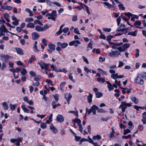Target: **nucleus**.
<instances>
[{"label":"nucleus","instance_id":"16","mask_svg":"<svg viewBox=\"0 0 146 146\" xmlns=\"http://www.w3.org/2000/svg\"><path fill=\"white\" fill-rule=\"evenodd\" d=\"M35 29L36 31L38 32L43 31L42 27L38 25H36L35 27Z\"/></svg>","mask_w":146,"mask_h":146},{"label":"nucleus","instance_id":"11","mask_svg":"<svg viewBox=\"0 0 146 146\" xmlns=\"http://www.w3.org/2000/svg\"><path fill=\"white\" fill-rule=\"evenodd\" d=\"M56 120L58 122L61 123L64 121V118L62 115H58L57 116Z\"/></svg>","mask_w":146,"mask_h":146},{"label":"nucleus","instance_id":"57","mask_svg":"<svg viewBox=\"0 0 146 146\" xmlns=\"http://www.w3.org/2000/svg\"><path fill=\"white\" fill-rule=\"evenodd\" d=\"M56 102L55 101H53L52 102L51 105L52 106V108L53 109H55L56 108V106L55 104Z\"/></svg>","mask_w":146,"mask_h":146},{"label":"nucleus","instance_id":"31","mask_svg":"<svg viewBox=\"0 0 146 146\" xmlns=\"http://www.w3.org/2000/svg\"><path fill=\"white\" fill-rule=\"evenodd\" d=\"M103 94L99 92H97L96 93V98H100L103 96Z\"/></svg>","mask_w":146,"mask_h":146},{"label":"nucleus","instance_id":"4","mask_svg":"<svg viewBox=\"0 0 146 146\" xmlns=\"http://www.w3.org/2000/svg\"><path fill=\"white\" fill-rule=\"evenodd\" d=\"M37 64L40 65L42 70L44 69L45 70H47L49 68V65L50 64H46L41 60L40 62H38Z\"/></svg>","mask_w":146,"mask_h":146},{"label":"nucleus","instance_id":"17","mask_svg":"<svg viewBox=\"0 0 146 146\" xmlns=\"http://www.w3.org/2000/svg\"><path fill=\"white\" fill-rule=\"evenodd\" d=\"M141 121L143 124H146V112H144L143 113V118Z\"/></svg>","mask_w":146,"mask_h":146},{"label":"nucleus","instance_id":"42","mask_svg":"<svg viewBox=\"0 0 146 146\" xmlns=\"http://www.w3.org/2000/svg\"><path fill=\"white\" fill-rule=\"evenodd\" d=\"M123 134L124 135H126L127 133H130L131 131V130L130 129H124L123 130Z\"/></svg>","mask_w":146,"mask_h":146},{"label":"nucleus","instance_id":"63","mask_svg":"<svg viewBox=\"0 0 146 146\" xmlns=\"http://www.w3.org/2000/svg\"><path fill=\"white\" fill-rule=\"evenodd\" d=\"M68 30L69 28L67 27L64 29H63L62 31H63L64 33H66L68 31Z\"/></svg>","mask_w":146,"mask_h":146},{"label":"nucleus","instance_id":"54","mask_svg":"<svg viewBox=\"0 0 146 146\" xmlns=\"http://www.w3.org/2000/svg\"><path fill=\"white\" fill-rule=\"evenodd\" d=\"M68 46V44L66 43H62L61 47L62 48H66Z\"/></svg>","mask_w":146,"mask_h":146},{"label":"nucleus","instance_id":"47","mask_svg":"<svg viewBox=\"0 0 146 146\" xmlns=\"http://www.w3.org/2000/svg\"><path fill=\"white\" fill-rule=\"evenodd\" d=\"M118 6L120 10H124L125 9V7L123 6V5L122 4H119Z\"/></svg>","mask_w":146,"mask_h":146},{"label":"nucleus","instance_id":"34","mask_svg":"<svg viewBox=\"0 0 146 146\" xmlns=\"http://www.w3.org/2000/svg\"><path fill=\"white\" fill-rule=\"evenodd\" d=\"M9 17V15L8 13H5L4 14V18L8 22H10V20L8 19V18Z\"/></svg>","mask_w":146,"mask_h":146},{"label":"nucleus","instance_id":"8","mask_svg":"<svg viewBox=\"0 0 146 146\" xmlns=\"http://www.w3.org/2000/svg\"><path fill=\"white\" fill-rule=\"evenodd\" d=\"M97 109H98V107L95 105H93L89 110H88V109L87 108L86 109V111L87 112L88 114L89 115L93 111H95Z\"/></svg>","mask_w":146,"mask_h":146},{"label":"nucleus","instance_id":"53","mask_svg":"<svg viewBox=\"0 0 146 146\" xmlns=\"http://www.w3.org/2000/svg\"><path fill=\"white\" fill-rule=\"evenodd\" d=\"M113 37V36L110 35H108L107 37L106 40L108 41H110L111 38Z\"/></svg>","mask_w":146,"mask_h":146},{"label":"nucleus","instance_id":"41","mask_svg":"<svg viewBox=\"0 0 146 146\" xmlns=\"http://www.w3.org/2000/svg\"><path fill=\"white\" fill-rule=\"evenodd\" d=\"M40 127L41 128L43 129L46 128V123L44 122L41 123L40 124Z\"/></svg>","mask_w":146,"mask_h":146},{"label":"nucleus","instance_id":"46","mask_svg":"<svg viewBox=\"0 0 146 146\" xmlns=\"http://www.w3.org/2000/svg\"><path fill=\"white\" fill-rule=\"evenodd\" d=\"M131 13H129V12H127V13H124V15H125L126 16L128 17H129V19L130 18V17H131V16H132L133 15Z\"/></svg>","mask_w":146,"mask_h":146},{"label":"nucleus","instance_id":"44","mask_svg":"<svg viewBox=\"0 0 146 146\" xmlns=\"http://www.w3.org/2000/svg\"><path fill=\"white\" fill-rule=\"evenodd\" d=\"M103 3L105 5L108 7L109 8H111L112 7V5L107 2H104Z\"/></svg>","mask_w":146,"mask_h":146},{"label":"nucleus","instance_id":"27","mask_svg":"<svg viewBox=\"0 0 146 146\" xmlns=\"http://www.w3.org/2000/svg\"><path fill=\"white\" fill-rule=\"evenodd\" d=\"M137 30H135L134 31L130 32L128 33L127 35H131L133 36H135L137 34Z\"/></svg>","mask_w":146,"mask_h":146},{"label":"nucleus","instance_id":"5","mask_svg":"<svg viewBox=\"0 0 146 146\" xmlns=\"http://www.w3.org/2000/svg\"><path fill=\"white\" fill-rule=\"evenodd\" d=\"M120 52L119 50H114L112 51L111 52L109 53L108 55L109 56L113 57H117L121 55Z\"/></svg>","mask_w":146,"mask_h":146},{"label":"nucleus","instance_id":"6","mask_svg":"<svg viewBox=\"0 0 146 146\" xmlns=\"http://www.w3.org/2000/svg\"><path fill=\"white\" fill-rule=\"evenodd\" d=\"M56 11L55 10H53L51 13H50V17H48V19H51L53 21H56Z\"/></svg>","mask_w":146,"mask_h":146},{"label":"nucleus","instance_id":"25","mask_svg":"<svg viewBox=\"0 0 146 146\" xmlns=\"http://www.w3.org/2000/svg\"><path fill=\"white\" fill-rule=\"evenodd\" d=\"M15 70V69L11 68L9 69V70L13 72L14 78L16 79L18 78L19 75H17V76H15V72H16Z\"/></svg>","mask_w":146,"mask_h":146},{"label":"nucleus","instance_id":"52","mask_svg":"<svg viewBox=\"0 0 146 146\" xmlns=\"http://www.w3.org/2000/svg\"><path fill=\"white\" fill-rule=\"evenodd\" d=\"M121 21V17H119L118 18H117V25L118 26L119 25Z\"/></svg>","mask_w":146,"mask_h":146},{"label":"nucleus","instance_id":"35","mask_svg":"<svg viewBox=\"0 0 146 146\" xmlns=\"http://www.w3.org/2000/svg\"><path fill=\"white\" fill-rule=\"evenodd\" d=\"M118 74L117 73L112 74L111 75V78L114 79L115 80L117 78Z\"/></svg>","mask_w":146,"mask_h":146},{"label":"nucleus","instance_id":"10","mask_svg":"<svg viewBox=\"0 0 146 146\" xmlns=\"http://www.w3.org/2000/svg\"><path fill=\"white\" fill-rule=\"evenodd\" d=\"M48 46L49 49H48V51L49 53H51L55 50V46L54 44H48Z\"/></svg>","mask_w":146,"mask_h":146},{"label":"nucleus","instance_id":"18","mask_svg":"<svg viewBox=\"0 0 146 146\" xmlns=\"http://www.w3.org/2000/svg\"><path fill=\"white\" fill-rule=\"evenodd\" d=\"M16 50L18 54L21 55H23L24 54V53L21 48H16Z\"/></svg>","mask_w":146,"mask_h":146},{"label":"nucleus","instance_id":"50","mask_svg":"<svg viewBox=\"0 0 146 146\" xmlns=\"http://www.w3.org/2000/svg\"><path fill=\"white\" fill-rule=\"evenodd\" d=\"M141 24V22L140 21H136L134 23V25L135 26L136 25H140Z\"/></svg>","mask_w":146,"mask_h":146},{"label":"nucleus","instance_id":"23","mask_svg":"<svg viewBox=\"0 0 146 146\" xmlns=\"http://www.w3.org/2000/svg\"><path fill=\"white\" fill-rule=\"evenodd\" d=\"M21 107L24 112L27 113H28L29 112V110L25 107V105L22 104L21 106Z\"/></svg>","mask_w":146,"mask_h":146},{"label":"nucleus","instance_id":"9","mask_svg":"<svg viewBox=\"0 0 146 146\" xmlns=\"http://www.w3.org/2000/svg\"><path fill=\"white\" fill-rule=\"evenodd\" d=\"M81 44V42L79 40H74L70 42L69 43V45L70 46L74 45L75 47H77L78 46V44Z\"/></svg>","mask_w":146,"mask_h":146},{"label":"nucleus","instance_id":"13","mask_svg":"<svg viewBox=\"0 0 146 146\" xmlns=\"http://www.w3.org/2000/svg\"><path fill=\"white\" fill-rule=\"evenodd\" d=\"M121 104H120V106L119 107V108H120L121 107L124 106H125L127 107H130L131 106V103H127L125 102H121Z\"/></svg>","mask_w":146,"mask_h":146},{"label":"nucleus","instance_id":"39","mask_svg":"<svg viewBox=\"0 0 146 146\" xmlns=\"http://www.w3.org/2000/svg\"><path fill=\"white\" fill-rule=\"evenodd\" d=\"M33 21L34 19L32 18H26L25 20V21L27 22H32Z\"/></svg>","mask_w":146,"mask_h":146},{"label":"nucleus","instance_id":"45","mask_svg":"<svg viewBox=\"0 0 146 146\" xmlns=\"http://www.w3.org/2000/svg\"><path fill=\"white\" fill-rule=\"evenodd\" d=\"M33 50L35 52H36L39 51V50L37 48V45H34L33 46Z\"/></svg>","mask_w":146,"mask_h":146},{"label":"nucleus","instance_id":"37","mask_svg":"<svg viewBox=\"0 0 146 146\" xmlns=\"http://www.w3.org/2000/svg\"><path fill=\"white\" fill-rule=\"evenodd\" d=\"M27 73V71L25 68H23L21 72L22 76L25 75Z\"/></svg>","mask_w":146,"mask_h":146},{"label":"nucleus","instance_id":"58","mask_svg":"<svg viewBox=\"0 0 146 146\" xmlns=\"http://www.w3.org/2000/svg\"><path fill=\"white\" fill-rule=\"evenodd\" d=\"M103 31H104L110 32L111 31V29L110 28H103Z\"/></svg>","mask_w":146,"mask_h":146},{"label":"nucleus","instance_id":"64","mask_svg":"<svg viewBox=\"0 0 146 146\" xmlns=\"http://www.w3.org/2000/svg\"><path fill=\"white\" fill-rule=\"evenodd\" d=\"M100 38L101 39H105L106 38V37L105 35L102 33L100 35Z\"/></svg>","mask_w":146,"mask_h":146},{"label":"nucleus","instance_id":"33","mask_svg":"<svg viewBox=\"0 0 146 146\" xmlns=\"http://www.w3.org/2000/svg\"><path fill=\"white\" fill-rule=\"evenodd\" d=\"M69 113H71L74 114L75 116H78V112L77 110L76 111H70L68 112Z\"/></svg>","mask_w":146,"mask_h":146},{"label":"nucleus","instance_id":"62","mask_svg":"<svg viewBox=\"0 0 146 146\" xmlns=\"http://www.w3.org/2000/svg\"><path fill=\"white\" fill-rule=\"evenodd\" d=\"M105 59L104 58H102L100 56L99 57V61L100 62H102L105 61Z\"/></svg>","mask_w":146,"mask_h":146},{"label":"nucleus","instance_id":"15","mask_svg":"<svg viewBox=\"0 0 146 146\" xmlns=\"http://www.w3.org/2000/svg\"><path fill=\"white\" fill-rule=\"evenodd\" d=\"M106 82L108 85V87L109 91H111V90L113 89L114 88L113 86L109 81H106Z\"/></svg>","mask_w":146,"mask_h":146},{"label":"nucleus","instance_id":"55","mask_svg":"<svg viewBox=\"0 0 146 146\" xmlns=\"http://www.w3.org/2000/svg\"><path fill=\"white\" fill-rule=\"evenodd\" d=\"M19 20H15V21L12 22V23L13 25L15 26H17L19 24Z\"/></svg>","mask_w":146,"mask_h":146},{"label":"nucleus","instance_id":"2","mask_svg":"<svg viewBox=\"0 0 146 146\" xmlns=\"http://www.w3.org/2000/svg\"><path fill=\"white\" fill-rule=\"evenodd\" d=\"M143 77L141 74H139L135 79V81L140 85H142L144 83Z\"/></svg>","mask_w":146,"mask_h":146},{"label":"nucleus","instance_id":"36","mask_svg":"<svg viewBox=\"0 0 146 146\" xmlns=\"http://www.w3.org/2000/svg\"><path fill=\"white\" fill-rule=\"evenodd\" d=\"M34 24L35 25L38 24L42 26L43 25L42 23L40 21L38 20H35V21H34Z\"/></svg>","mask_w":146,"mask_h":146},{"label":"nucleus","instance_id":"24","mask_svg":"<svg viewBox=\"0 0 146 146\" xmlns=\"http://www.w3.org/2000/svg\"><path fill=\"white\" fill-rule=\"evenodd\" d=\"M65 97L66 100H70L72 98V96L70 93H67L65 94Z\"/></svg>","mask_w":146,"mask_h":146},{"label":"nucleus","instance_id":"12","mask_svg":"<svg viewBox=\"0 0 146 146\" xmlns=\"http://www.w3.org/2000/svg\"><path fill=\"white\" fill-rule=\"evenodd\" d=\"M31 35L32 38L33 40L38 39L40 37L39 34L36 32L33 33Z\"/></svg>","mask_w":146,"mask_h":146},{"label":"nucleus","instance_id":"30","mask_svg":"<svg viewBox=\"0 0 146 146\" xmlns=\"http://www.w3.org/2000/svg\"><path fill=\"white\" fill-rule=\"evenodd\" d=\"M102 139V137L100 135L97 134L96 135L94 136L93 137V139L94 140H100Z\"/></svg>","mask_w":146,"mask_h":146},{"label":"nucleus","instance_id":"20","mask_svg":"<svg viewBox=\"0 0 146 146\" xmlns=\"http://www.w3.org/2000/svg\"><path fill=\"white\" fill-rule=\"evenodd\" d=\"M1 104L3 106L4 109L5 110H7L9 108L8 104L5 102H4L1 103Z\"/></svg>","mask_w":146,"mask_h":146},{"label":"nucleus","instance_id":"61","mask_svg":"<svg viewBox=\"0 0 146 146\" xmlns=\"http://www.w3.org/2000/svg\"><path fill=\"white\" fill-rule=\"evenodd\" d=\"M30 74L31 76H36L35 73L32 71H31L30 72Z\"/></svg>","mask_w":146,"mask_h":146},{"label":"nucleus","instance_id":"29","mask_svg":"<svg viewBox=\"0 0 146 146\" xmlns=\"http://www.w3.org/2000/svg\"><path fill=\"white\" fill-rule=\"evenodd\" d=\"M51 25H49L48 24H47L45 25L44 27H42L43 31L47 29L49 27H51Z\"/></svg>","mask_w":146,"mask_h":146},{"label":"nucleus","instance_id":"1","mask_svg":"<svg viewBox=\"0 0 146 146\" xmlns=\"http://www.w3.org/2000/svg\"><path fill=\"white\" fill-rule=\"evenodd\" d=\"M1 26V27H0V36L5 35V34L3 33H7V32H8L13 35H17L15 34L12 33L8 31L4 24H2Z\"/></svg>","mask_w":146,"mask_h":146},{"label":"nucleus","instance_id":"40","mask_svg":"<svg viewBox=\"0 0 146 146\" xmlns=\"http://www.w3.org/2000/svg\"><path fill=\"white\" fill-rule=\"evenodd\" d=\"M35 59V56H32L31 57L29 58L28 60L29 62L30 63H31L32 62L33 60H34Z\"/></svg>","mask_w":146,"mask_h":146},{"label":"nucleus","instance_id":"48","mask_svg":"<svg viewBox=\"0 0 146 146\" xmlns=\"http://www.w3.org/2000/svg\"><path fill=\"white\" fill-rule=\"evenodd\" d=\"M84 70L85 72L87 73H91V71L90 70L88 69L87 67L85 66L84 68Z\"/></svg>","mask_w":146,"mask_h":146},{"label":"nucleus","instance_id":"60","mask_svg":"<svg viewBox=\"0 0 146 146\" xmlns=\"http://www.w3.org/2000/svg\"><path fill=\"white\" fill-rule=\"evenodd\" d=\"M82 58H83L84 61L87 64H89L87 58H86V57H85L84 56H83Z\"/></svg>","mask_w":146,"mask_h":146},{"label":"nucleus","instance_id":"56","mask_svg":"<svg viewBox=\"0 0 146 146\" xmlns=\"http://www.w3.org/2000/svg\"><path fill=\"white\" fill-rule=\"evenodd\" d=\"M98 110V112L100 113H105L106 112V111L104 110L102 108H98V109H97Z\"/></svg>","mask_w":146,"mask_h":146},{"label":"nucleus","instance_id":"38","mask_svg":"<svg viewBox=\"0 0 146 146\" xmlns=\"http://www.w3.org/2000/svg\"><path fill=\"white\" fill-rule=\"evenodd\" d=\"M92 43L90 42H89V43L88 45V46H87V48H88V49H87L86 50V51H88L89 50V48H90V49H92L93 48V47H92Z\"/></svg>","mask_w":146,"mask_h":146},{"label":"nucleus","instance_id":"21","mask_svg":"<svg viewBox=\"0 0 146 146\" xmlns=\"http://www.w3.org/2000/svg\"><path fill=\"white\" fill-rule=\"evenodd\" d=\"M93 95L90 93H89V95L87 96V99L88 102L89 103H91L92 102V98Z\"/></svg>","mask_w":146,"mask_h":146},{"label":"nucleus","instance_id":"49","mask_svg":"<svg viewBox=\"0 0 146 146\" xmlns=\"http://www.w3.org/2000/svg\"><path fill=\"white\" fill-rule=\"evenodd\" d=\"M72 73H70L69 76L68 77L69 79L71 81H72L73 82H75V81L74 79H73V76L72 75Z\"/></svg>","mask_w":146,"mask_h":146},{"label":"nucleus","instance_id":"43","mask_svg":"<svg viewBox=\"0 0 146 146\" xmlns=\"http://www.w3.org/2000/svg\"><path fill=\"white\" fill-rule=\"evenodd\" d=\"M127 28H125L123 29H120V27L118 28L117 29V31L119 32V31H121L123 32L125 30H127Z\"/></svg>","mask_w":146,"mask_h":146},{"label":"nucleus","instance_id":"28","mask_svg":"<svg viewBox=\"0 0 146 146\" xmlns=\"http://www.w3.org/2000/svg\"><path fill=\"white\" fill-rule=\"evenodd\" d=\"M131 100L135 104H137L138 103V99L135 97H132Z\"/></svg>","mask_w":146,"mask_h":146},{"label":"nucleus","instance_id":"7","mask_svg":"<svg viewBox=\"0 0 146 146\" xmlns=\"http://www.w3.org/2000/svg\"><path fill=\"white\" fill-rule=\"evenodd\" d=\"M0 56L1 57L2 60L5 62L8 60L9 59H12V57L11 56H10L8 55H5L2 54H0Z\"/></svg>","mask_w":146,"mask_h":146},{"label":"nucleus","instance_id":"3","mask_svg":"<svg viewBox=\"0 0 146 146\" xmlns=\"http://www.w3.org/2000/svg\"><path fill=\"white\" fill-rule=\"evenodd\" d=\"M130 45L128 43H126L123 44L121 46H120L117 48L118 49L120 52H124L126 48L129 47Z\"/></svg>","mask_w":146,"mask_h":146},{"label":"nucleus","instance_id":"51","mask_svg":"<svg viewBox=\"0 0 146 146\" xmlns=\"http://www.w3.org/2000/svg\"><path fill=\"white\" fill-rule=\"evenodd\" d=\"M74 32L76 34L79 35L80 34L79 32V31L77 28H76L74 29Z\"/></svg>","mask_w":146,"mask_h":146},{"label":"nucleus","instance_id":"19","mask_svg":"<svg viewBox=\"0 0 146 146\" xmlns=\"http://www.w3.org/2000/svg\"><path fill=\"white\" fill-rule=\"evenodd\" d=\"M1 8L2 9L8 10H11L13 9L12 7L9 6H3V5H1Z\"/></svg>","mask_w":146,"mask_h":146},{"label":"nucleus","instance_id":"14","mask_svg":"<svg viewBox=\"0 0 146 146\" xmlns=\"http://www.w3.org/2000/svg\"><path fill=\"white\" fill-rule=\"evenodd\" d=\"M50 129L54 133H57L58 132L57 129L53 126L52 124H51L50 125Z\"/></svg>","mask_w":146,"mask_h":146},{"label":"nucleus","instance_id":"22","mask_svg":"<svg viewBox=\"0 0 146 146\" xmlns=\"http://www.w3.org/2000/svg\"><path fill=\"white\" fill-rule=\"evenodd\" d=\"M35 24L33 23L30 22L27 25V27L28 28L33 29L35 27Z\"/></svg>","mask_w":146,"mask_h":146},{"label":"nucleus","instance_id":"59","mask_svg":"<svg viewBox=\"0 0 146 146\" xmlns=\"http://www.w3.org/2000/svg\"><path fill=\"white\" fill-rule=\"evenodd\" d=\"M52 3L54 4L58 7H60L61 6V4L59 2H52Z\"/></svg>","mask_w":146,"mask_h":146},{"label":"nucleus","instance_id":"26","mask_svg":"<svg viewBox=\"0 0 146 146\" xmlns=\"http://www.w3.org/2000/svg\"><path fill=\"white\" fill-rule=\"evenodd\" d=\"M74 123H77L78 126L81 124V121L79 119L75 118L73 120Z\"/></svg>","mask_w":146,"mask_h":146},{"label":"nucleus","instance_id":"32","mask_svg":"<svg viewBox=\"0 0 146 146\" xmlns=\"http://www.w3.org/2000/svg\"><path fill=\"white\" fill-rule=\"evenodd\" d=\"M10 108V109L12 110L13 111L15 109V108L17 106V104H10L9 105Z\"/></svg>","mask_w":146,"mask_h":146}]
</instances>
